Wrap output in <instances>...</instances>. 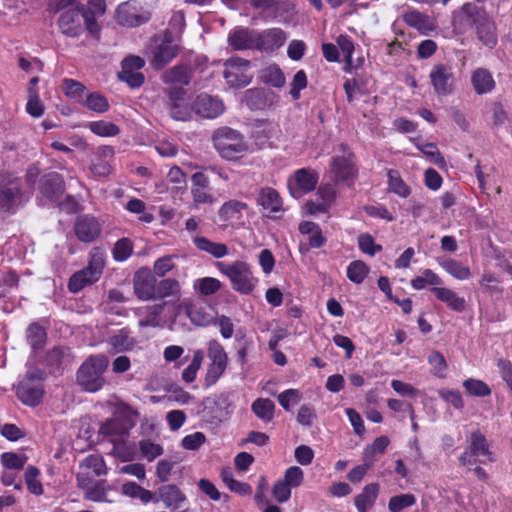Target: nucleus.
I'll use <instances>...</instances> for the list:
<instances>
[{"mask_svg": "<svg viewBox=\"0 0 512 512\" xmlns=\"http://www.w3.org/2000/svg\"><path fill=\"white\" fill-rule=\"evenodd\" d=\"M74 231L79 241L90 243L99 237L101 225L95 217L81 215L75 221Z\"/></svg>", "mask_w": 512, "mask_h": 512, "instance_id": "obj_21", "label": "nucleus"}, {"mask_svg": "<svg viewBox=\"0 0 512 512\" xmlns=\"http://www.w3.org/2000/svg\"><path fill=\"white\" fill-rule=\"evenodd\" d=\"M89 128L94 134L102 137H111L119 133V128L117 125L106 121L91 122L89 124Z\"/></svg>", "mask_w": 512, "mask_h": 512, "instance_id": "obj_57", "label": "nucleus"}, {"mask_svg": "<svg viewBox=\"0 0 512 512\" xmlns=\"http://www.w3.org/2000/svg\"><path fill=\"white\" fill-rule=\"evenodd\" d=\"M358 245L363 253L371 256L382 250V246L375 244L373 237L368 233H362L358 236Z\"/></svg>", "mask_w": 512, "mask_h": 512, "instance_id": "obj_61", "label": "nucleus"}, {"mask_svg": "<svg viewBox=\"0 0 512 512\" xmlns=\"http://www.w3.org/2000/svg\"><path fill=\"white\" fill-rule=\"evenodd\" d=\"M194 245L201 251H205L215 258H222L228 254V248L223 243H215L206 237H195Z\"/></svg>", "mask_w": 512, "mask_h": 512, "instance_id": "obj_36", "label": "nucleus"}, {"mask_svg": "<svg viewBox=\"0 0 512 512\" xmlns=\"http://www.w3.org/2000/svg\"><path fill=\"white\" fill-rule=\"evenodd\" d=\"M192 110L203 118L212 119L223 113L224 105L220 99L202 93L194 100Z\"/></svg>", "mask_w": 512, "mask_h": 512, "instance_id": "obj_19", "label": "nucleus"}, {"mask_svg": "<svg viewBox=\"0 0 512 512\" xmlns=\"http://www.w3.org/2000/svg\"><path fill=\"white\" fill-rule=\"evenodd\" d=\"M174 267L173 256L167 255L155 261L152 272L154 276L163 277Z\"/></svg>", "mask_w": 512, "mask_h": 512, "instance_id": "obj_62", "label": "nucleus"}, {"mask_svg": "<svg viewBox=\"0 0 512 512\" xmlns=\"http://www.w3.org/2000/svg\"><path fill=\"white\" fill-rule=\"evenodd\" d=\"M81 104L97 113H105L109 109V103L106 97L97 92L88 94L86 98L81 101Z\"/></svg>", "mask_w": 512, "mask_h": 512, "instance_id": "obj_39", "label": "nucleus"}, {"mask_svg": "<svg viewBox=\"0 0 512 512\" xmlns=\"http://www.w3.org/2000/svg\"><path fill=\"white\" fill-rule=\"evenodd\" d=\"M442 284L441 278L430 269H425L421 276H418L411 280L413 288L420 290L425 288L427 285H440Z\"/></svg>", "mask_w": 512, "mask_h": 512, "instance_id": "obj_49", "label": "nucleus"}, {"mask_svg": "<svg viewBox=\"0 0 512 512\" xmlns=\"http://www.w3.org/2000/svg\"><path fill=\"white\" fill-rule=\"evenodd\" d=\"M258 31L249 28H237L228 37V43L234 50H258Z\"/></svg>", "mask_w": 512, "mask_h": 512, "instance_id": "obj_23", "label": "nucleus"}, {"mask_svg": "<svg viewBox=\"0 0 512 512\" xmlns=\"http://www.w3.org/2000/svg\"><path fill=\"white\" fill-rule=\"evenodd\" d=\"M428 362L433 368L432 373L435 376L443 377V372L447 368V363H446L444 356L438 351H433L428 356Z\"/></svg>", "mask_w": 512, "mask_h": 512, "instance_id": "obj_64", "label": "nucleus"}, {"mask_svg": "<svg viewBox=\"0 0 512 512\" xmlns=\"http://www.w3.org/2000/svg\"><path fill=\"white\" fill-rule=\"evenodd\" d=\"M108 365L109 359L104 354L89 356L77 371V384L86 392L95 393L101 390L106 383L103 374Z\"/></svg>", "mask_w": 512, "mask_h": 512, "instance_id": "obj_2", "label": "nucleus"}, {"mask_svg": "<svg viewBox=\"0 0 512 512\" xmlns=\"http://www.w3.org/2000/svg\"><path fill=\"white\" fill-rule=\"evenodd\" d=\"M208 358L211 361L205 376V385L215 384L227 368L228 357L223 346L217 340L208 343Z\"/></svg>", "mask_w": 512, "mask_h": 512, "instance_id": "obj_11", "label": "nucleus"}, {"mask_svg": "<svg viewBox=\"0 0 512 512\" xmlns=\"http://www.w3.org/2000/svg\"><path fill=\"white\" fill-rule=\"evenodd\" d=\"M204 359V353L202 350H197L193 354L191 363L182 372V379L186 383H191L195 380L196 374L200 369Z\"/></svg>", "mask_w": 512, "mask_h": 512, "instance_id": "obj_47", "label": "nucleus"}, {"mask_svg": "<svg viewBox=\"0 0 512 512\" xmlns=\"http://www.w3.org/2000/svg\"><path fill=\"white\" fill-rule=\"evenodd\" d=\"M432 292L438 300L444 302L451 310L455 312L465 310V299L459 297L453 290L444 287H433Z\"/></svg>", "mask_w": 512, "mask_h": 512, "instance_id": "obj_33", "label": "nucleus"}, {"mask_svg": "<svg viewBox=\"0 0 512 512\" xmlns=\"http://www.w3.org/2000/svg\"><path fill=\"white\" fill-rule=\"evenodd\" d=\"M245 103L251 110H260L266 106V97L261 89H249L245 92Z\"/></svg>", "mask_w": 512, "mask_h": 512, "instance_id": "obj_55", "label": "nucleus"}, {"mask_svg": "<svg viewBox=\"0 0 512 512\" xmlns=\"http://www.w3.org/2000/svg\"><path fill=\"white\" fill-rule=\"evenodd\" d=\"M41 193L48 198H58L65 191V182L63 177L57 172L49 173L40 180Z\"/></svg>", "mask_w": 512, "mask_h": 512, "instance_id": "obj_27", "label": "nucleus"}, {"mask_svg": "<svg viewBox=\"0 0 512 512\" xmlns=\"http://www.w3.org/2000/svg\"><path fill=\"white\" fill-rule=\"evenodd\" d=\"M217 267L229 278L231 286L235 291L244 295L253 292L255 278L249 264L238 260L231 264L219 262Z\"/></svg>", "mask_w": 512, "mask_h": 512, "instance_id": "obj_7", "label": "nucleus"}, {"mask_svg": "<svg viewBox=\"0 0 512 512\" xmlns=\"http://www.w3.org/2000/svg\"><path fill=\"white\" fill-rule=\"evenodd\" d=\"M478 457H485L490 462L495 461L486 437L480 431H474L471 433L470 445L459 457V462L463 466H473L477 464Z\"/></svg>", "mask_w": 512, "mask_h": 512, "instance_id": "obj_12", "label": "nucleus"}, {"mask_svg": "<svg viewBox=\"0 0 512 512\" xmlns=\"http://www.w3.org/2000/svg\"><path fill=\"white\" fill-rule=\"evenodd\" d=\"M336 183H344L352 186L358 177V167L356 156L351 148L341 143L336 149V154L332 157L330 165Z\"/></svg>", "mask_w": 512, "mask_h": 512, "instance_id": "obj_3", "label": "nucleus"}, {"mask_svg": "<svg viewBox=\"0 0 512 512\" xmlns=\"http://www.w3.org/2000/svg\"><path fill=\"white\" fill-rule=\"evenodd\" d=\"M62 90L64 94L70 98L77 100L79 103L83 100L86 87L79 81L73 79H64L62 82Z\"/></svg>", "mask_w": 512, "mask_h": 512, "instance_id": "obj_48", "label": "nucleus"}, {"mask_svg": "<svg viewBox=\"0 0 512 512\" xmlns=\"http://www.w3.org/2000/svg\"><path fill=\"white\" fill-rule=\"evenodd\" d=\"M61 32L69 37L79 36L87 29L93 36L98 35L100 28L95 19V13L83 5H77L61 13L58 18Z\"/></svg>", "mask_w": 512, "mask_h": 512, "instance_id": "obj_1", "label": "nucleus"}, {"mask_svg": "<svg viewBox=\"0 0 512 512\" xmlns=\"http://www.w3.org/2000/svg\"><path fill=\"white\" fill-rule=\"evenodd\" d=\"M179 53V47L173 43L170 31L164 33L162 42L153 50L151 65L159 70L170 63Z\"/></svg>", "mask_w": 512, "mask_h": 512, "instance_id": "obj_18", "label": "nucleus"}, {"mask_svg": "<svg viewBox=\"0 0 512 512\" xmlns=\"http://www.w3.org/2000/svg\"><path fill=\"white\" fill-rule=\"evenodd\" d=\"M164 92L168 96L166 106L169 110L170 116L175 120L184 121L188 119L190 111L186 100V91L164 89Z\"/></svg>", "mask_w": 512, "mask_h": 512, "instance_id": "obj_20", "label": "nucleus"}, {"mask_svg": "<svg viewBox=\"0 0 512 512\" xmlns=\"http://www.w3.org/2000/svg\"><path fill=\"white\" fill-rule=\"evenodd\" d=\"M221 288V282L212 277H204L194 282V289L204 296L212 295Z\"/></svg>", "mask_w": 512, "mask_h": 512, "instance_id": "obj_51", "label": "nucleus"}, {"mask_svg": "<svg viewBox=\"0 0 512 512\" xmlns=\"http://www.w3.org/2000/svg\"><path fill=\"white\" fill-rule=\"evenodd\" d=\"M295 182L299 189L290 186V193L293 197L299 198L302 192H310L315 189L318 178L315 174L310 173L307 169H299L294 174Z\"/></svg>", "mask_w": 512, "mask_h": 512, "instance_id": "obj_30", "label": "nucleus"}, {"mask_svg": "<svg viewBox=\"0 0 512 512\" xmlns=\"http://www.w3.org/2000/svg\"><path fill=\"white\" fill-rule=\"evenodd\" d=\"M442 267L447 273L459 280L468 279L471 275L470 269L454 259H447L442 262Z\"/></svg>", "mask_w": 512, "mask_h": 512, "instance_id": "obj_43", "label": "nucleus"}, {"mask_svg": "<svg viewBox=\"0 0 512 512\" xmlns=\"http://www.w3.org/2000/svg\"><path fill=\"white\" fill-rule=\"evenodd\" d=\"M122 491L125 495L132 498H138L143 503H148L149 501L153 500V494L135 482L125 483L122 486Z\"/></svg>", "mask_w": 512, "mask_h": 512, "instance_id": "obj_44", "label": "nucleus"}, {"mask_svg": "<svg viewBox=\"0 0 512 512\" xmlns=\"http://www.w3.org/2000/svg\"><path fill=\"white\" fill-rule=\"evenodd\" d=\"M261 79L263 82L274 87L280 88L285 84V76L281 69L276 65H271L262 71Z\"/></svg>", "mask_w": 512, "mask_h": 512, "instance_id": "obj_41", "label": "nucleus"}, {"mask_svg": "<svg viewBox=\"0 0 512 512\" xmlns=\"http://www.w3.org/2000/svg\"><path fill=\"white\" fill-rule=\"evenodd\" d=\"M170 296H180V284L174 278L163 279L156 282V297L166 298Z\"/></svg>", "mask_w": 512, "mask_h": 512, "instance_id": "obj_38", "label": "nucleus"}, {"mask_svg": "<svg viewBox=\"0 0 512 512\" xmlns=\"http://www.w3.org/2000/svg\"><path fill=\"white\" fill-rule=\"evenodd\" d=\"M156 277L148 267L139 268L133 277V287L136 296L140 300L156 298Z\"/></svg>", "mask_w": 512, "mask_h": 512, "instance_id": "obj_16", "label": "nucleus"}, {"mask_svg": "<svg viewBox=\"0 0 512 512\" xmlns=\"http://www.w3.org/2000/svg\"><path fill=\"white\" fill-rule=\"evenodd\" d=\"M463 386L473 396L485 397L491 394L489 386L481 380L470 378L463 382Z\"/></svg>", "mask_w": 512, "mask_h": 512, "instance_id": "obj_58", "label": "nucleus"}, {"mask_svg": "<svg viewBox=\"0 0 512 512\" xmlns=\"http://www.w3.org/2000/svg\"><path fill=\"white\" fill-rule=\"evenodd\" d=\"M252 412L263 422H270L274 417L275 404L269 398H258L251 405Z\"/></svg>", "mask_w": 512, "mask_h": 512, "instance_id": "obj_37", "label": "nucleus"}, {"mask_svg": "<svg viewBox=\"0 0 512 512\" xmlns=\"http://www.w3.org/2000/svg\"><path fill=\"white\" fill-rule=\"evenodd\" d=\"M151 13L136 0L121 3L117 8V22L126 27H137L149 21Z\"/></svg>", "mask_w": 512, "mask_h": 512, "instance_id": "obj_13", "label": "nucleus"}, {"mask_svg": "<svg viewBox=\"0 0 512 512\" xmlns=\"http://www.w3.org/2000/svg\"><path fill=\"white\" fill-rule=\"evenodd\" d=\"M137 413L126 404H119L112 417L103 422L99 432L104 436H125L135 425Z\"/></svg>", "mask_w": 512, "mask_h": 512, "instance_id": "obj_9", "label": "nucleus"}, {"mask_svg": "<svg viewBox=\"0 0 512 512\" xmlns=\"http://www.w3.org/2000/svg\"><path fill=\"white\" fill-rule=\"evenodd\" d=\"M389 189L400 197L406 198L410 195V188L404 183L398 171H388Z\"/></svg>", "mask_w": 512, "mask_h": 512, "instance_id": "obj_45", "label": "nucleus"}, {"mask_svg": "<svg viewBox=\"0 0 512 512\" xmlns=\"http://www.w3.org/2000/svg\"><path fill=\"white\" fill-rule=\"evenodd\" d=\"M158 499L167 508L179 509L186 500L184 493L174 484L163 485L158 489Z\"/></svg>", "mask_w": 512, "mask_h": 512, "instance_id": "obj_28", "label": "nucleus"}, {"mask_svg": "<svg viewBox=\"0 0 512 512\" xmlns=\"http://www.w3.org/2000/svg\"><path fill=\"white\" fill-rule=\"evenodd\" d=\"M40 471L35 466H28L25 471V482L28 490L35 495H41L43 493V487L41 482L38 480Z\"/></svg>", "mask_w": 512, "mask_h": 512, "instance_id": "obj_53", "label": "nucleus"}, {"mask_svg": "<svg viewBox=\"0 0 512 512\" xmlns=\"http://www.w3.org/2000/svg\"><path fill=\"white\" fill-rule=\"evenodd\" d=\"M215 149L221 157L227 160L238 159L239 155L247 150L243 136L229 127L217 129L212 136Z\"/></svg>", "mask_w": 512, "mask_h": 512, "instance_id": "obj_5", "label": "nucleus"}, {"mask_svg": "<svg viewBox=\"0 0 512 512\" xmlns=\"http://www.w3.org/2000/svg\"><path fill=\"white\" fill-rule=\"evenodd\" d=\"M307 86V76L304 70H299L293 77L291 82L290 95L294 100L300 98V91Z\"/></svg>", "mask_w": 512, "mask_h": 512, "instance_id": "obj_63", "label": "nucleus"}, {"mask_svg": "<svg viewBox=\"0 0 512 512\" xmlns=\"http://www.w3.org/2000/svg\"><path fill=\"white\" fill-rule=\"evenodd\" d=\"M44 389L41 383L31 384L28 381H21L17 386V397L28 406L38 405L43 397Z\"/></svg>", "mask_w": 512, "mask_h": 512, "instance_id": "obj_26", "label": "nucleus"}, {"mask_svg": "<svg viewBox=\"0 0 512 512\" xmlns=\"http://www.w3.org/2000/svg\"><path fill=\"white\" fill-rule=\"evenodd\" d=\"M368 273L369 267L360 260L351 262L347 267V277L355 284H361Z\"/></svg>", "mask_w": 512, "mask_h": 512, "instance_id": "obj_40", "label": "nucleus"}, {"mask_svg": "<svg viewBox=\"0 0 512 512\" xmlns=\"http://www.w3.org/2000/svg\"><path fill=\"white\" fill-rule=\"evenodd\" d=\"M192 70L187 65H176L163 72L161 80L167 85L165 89L185 90L190 83Z\"/></svg>", "mask_w": 512, "mask_h": 512, "instance_id": "obj_22", "label": "nucleus"}, {"mask_svg": "<svg viewBox=\"0 0 512 512\" xmlns=\"http://www.w3.org/2000/svg\"><path fill=\"white\" fill-rule=\"evenodd\" d=\"M82 469L93 473L94 476H101L106 474V466L104 460L99 455H90L86 457L82 462Z\"/></svg>", "mask_w": 512, "mask_h": 512, "instance_id": "obj_46", "label": "nucleus"}, {"mask_svg": "<svg viewBox=\"0 0 512 512\" xmlns=\"http://www.w3.org/2000/svg\"><path fill=\"white\" fill-rule=\"evenodd\" d=\"M145 61L140 56H128L121 63V71L118 72L120 81L127 83L132 88L140 87L144 83V75L140 70Z\"/></svg>", "mask_w": 512, "mask_h": 512, "instance_id": "obj_15", "label": "nucleus"}, {"mask_svg": "<svg viewBox=\"0 0 512 512\" xmlns=\"http://www.w3.org/2000/svg\"><path fill=\"white\" fill-rule=\"evenodd\" d=\"M71 352L68 347L56 346L47 352L44 364L51 374L61 373L71 363Z\"/></svg>", "mask_w": 512, "mask_h": 512, "instance_id": "obj_24", "label": "nucleus"}, {"mask_svg": "<svg viewBox=\"0 0 512 512\" xmlns=\"http://www.w3.org/2000/svg\"><path fill=\"white\" fill-rule=\"evenodd\" d=\"M415 503L416 498L413 494H400L390 498L388 508L391 512H400Z\"/></svg>", "mask_w": 512, "mask_h": 512, "instance_id": "obj_56", "label": "nucleus"}, {"mask_svg": "<svg viewBox=\"0 0 512 512\" xmlns=\"http://www.w3.org/2000/svg\"><path fill=\"white\" fill-rule=\"evenodd\" d=\"M105 265L104 254L99 248H93L90 252V260L87 267L74 273L68 283V288L73 293H78L87 285L98 281Z\"/></svg>", "mask_w": 512, "mask_h": 512, "instance_id": "obj_8", "label": "nucleus"}, {"mask_svg": "<svg viewBox=\"0 0 512 512\" xmlns=\"http://www.w3.org/2000/svg\"><path fill=\"white\" fill-rule=\"evenodd\" d=\"M429 78L437 96H446L453 92L454 75L452 68L445 64L435 65Z\"/></svg>", "mask_w": 512, "mask_h": 512, "instance_id": "obj_17", "label": "nucleus"}, {"mask_svg": "<svg viewBox=\"0 0 512 512\" xmlns=\"http://www.w3.org/2000/svg\"><path fill=\"white\" fill-rule=\"evenodd\" d=\"M462 12L476 26L478 39L487 47L493 48L498 41L496 25L484 10L472 3H465Z\"/></svg>", "mask_w": 512, "mask_h": 512, "instance_id": "obj_4", "label": "nucleus"}, {"mask_svg": "<svg viewBox=\"0 0 512 512\" xmlns=\"http://www.w3.org/2000/svg\"><path fill=\"white\" fill-rule=\"evenodd\" d=\"M139 449L142 456L149 462L153 461L156 457L163 454V447L150 440H141L139 442Z\"/></svg>", "mask_w": 512, "mask_h": 512, "instance_id": "obj_59", "label": "nucleus"}, {"mask_svg": "<svg viewBox=\"0 0 512 512\" xmlns=\"http://www.w3.org/2000/svg\"><path fill=\"white\" fill-rule=\"evenodd\" d=\"M471 82L478 94L488 93L492 91L495 86V81L491 73L483 68H478L473 72Z\"/></svg>", "mask_w": 512, "mask_h": 512, "instance_id": "obj_34", "label": "nucleus"}, {"mask_svg": "<svg viewBox=\"0 0 512 512\" xmlns=\"http://www.w3.org/2000/svg\"><path fill=\"white\" fill-rule=\"evenodd\" d=\"M187 317L196 326H208L213 323L217 312L215 308L203 300H184L181 303Z\"/></svg>", "mask_w": 512, "mask_h": 512, "instance_id": "obj_14", "label": "nucleus"}, {"mask_svg": "<svg viewBox=\"0 0 512 512\" xmlns=\"http://www.w3.org/2000/svg\"><path fill=\"white\" fill-rule=\"evenodd\" d=\"M257 203L270 213L279 212L282 208V200L279 193L271 187L260 189Z\"/></svg>", "mask_w": 512, "mask_h": 512, "instance_id": "obj_32", "label": "nucleus"}, {"mask_svg": "<svg viewBox=\"0 0 512 512\" xmlns=\"http://www.w3.org/2000/svg\"><path fill=\"white\" fill-rule=\"evenodd\" d=\"M27 459L28 457L26 455L14 452H5L1 455V463L10 470H21Z\"/></svg>", "mask_w": 512, "mask_h": 512, "instance_id": "obj_54", "label": "nucleus"}, {"mask_svg": "<svg viewBox=\"0 0 512 512\" xmlns=\"http://www.w3.org/2000/svg\"><path fill=\"white\" fill-rule=\"evenodd\" d=\"M258 50L273 52L279 49L286 41V33L280 28H271L258 32Z\"/></svg>", "mask_w": 512, "mask_h": 512, "instance_id": "obj_25", "label": "nucleus"}, {"mask_svg": "<svg viewBox=\"0 0 512 512\" xmlns=\"http://www.w3.org/2000/svg\"><path fill=\"white\" fill-rule=\"evenodd\" d=\"M135 340L130 336V331L126 328L118 330L108 339L110 347L109 352L118 354L122 352L131 351L135 346Z\"/></svg>", "mask_w": 512, "mask_h": 512, "instance_id": "obj_29", "label": "nucleus"}, {"mask_svg": "<svg viewBox=\"0 0 512 512\" xmlns=\"http://www.w3.org/2000/svg\"><path fill=\"white\" fill-rule=\"evenodd\" d=\"M27 339L32 349L36 350L44 344L46 331L39 324L33 323L27 329Z\"/></svg>", "mask_w": 512, "mask_h": 512, "instance_id": "obj_52", "label": "nucleus"}, {"mask_svg": "<svg viewBox=\"0 0 512 512\" xmlns=\"http://www.w3.org/2000/svg\"><path fill=\"white\" fill-rule=\"evenodd\" d=\"M246 208L247 205L245 203L237 200H230L220 207L218 215L222 221L226 222L233 219L237 214Z\"/></svg>", "mask_w": 512, "mask_h": 512, "instance_id": "obj_42", "label": "nucleus"}, {"mask_svg": "<svg viewBox=\"0 0 512 512\" xmlns=\"http://www.w3.org/2000/svg\"><path fill=\"white\" fill-rule=\"evenodd\" d=\"M23 204L21 180L10 173L0 176V214L4 217L14 214Z\"/></svg>", "mask_w": 512, "mask_h": 512, "instance_id": "obj_6", "label": "nucleus"}, {"mask_svg": "<svg viewBox=\"0 0 512 512\" xmlns=\"http://www.w3.org/2000/svg\"><path fill=\"white\" fill-rule=\"evenodd\" d=\"M251 62L240 57H231L224 63L223 76L231 87L247 86L253 79L250 72Z\"/></svg>", "mask_w": 512, "mask_h": 512, "instance_id": "obj_10", "label": "nucleus"}, {"mask_svg": "<svg viewBox=\"0 0 512 512\" xmlns=\"http://www.w3.org/2000/svg\"><path fill=\"white\" fill-rule=\"evenodd\" d=\"M403 21L421 33L434 29V25L430 21L429 16L416 10L405 12L403 14Z\"/></svg>", "mask_w": 512, "mask_h": 512, "instance_id": "obj_35", "label": "nucleus"}, {"mask_svg": "<svg viewBox=\"0 0 512 512\" xmlns=\"http://www.w3.org/2000/svg\"><path fill=\"white\" fill-rule=\"evenodd\" d=\"M379 494V485L377 483H370L366 485L362 492L358 494L354 503L358 512H368L377 500Z\"/></svg>", "mask_w": 512, "mask_h": 512, "instance_id": "obj_31", "label": "nucleus"}, {"mask_svg": "<svg viewBox=\"0 0 512 512\" xmlns=\"http://www.w3.org/2000/svg\"><path fill=\"white\" fill-rule=\"evenodd\" d=\"M133 253V243L129 238L119 239L112 250L113 258L122 262L127 260Z\"/></svg>", "mask_w": 512, "mask_h": 512, "instance_id": "obj_50", "label": "nucleus"}, {"mask_svg": "<svg viewBox=\"0 0 512 512\" xmlns=\"http://www.w3.org/2000/svg\"><path fill=\"white\" fill-rule=\"evenodd\" d=\"M145 203L137 198L131 199L126 204V209L135 214H141L139 220L145 223H151L154 220V216L151 213H145Z\"/></svg>", "mask_w": 512, "mask_h": 512, "instance_id": "obj_60", "label": "nucleus"}]
</instances>
